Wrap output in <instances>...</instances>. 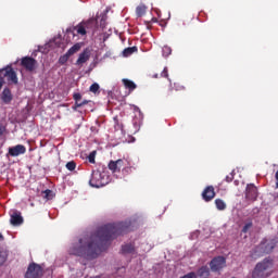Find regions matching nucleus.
Wrapping results in <instances>:
<instances>
[{"mask_svg": "<svg viewBox=\"0 0 278 278\" xmlns=\"http://www.w3.org/2000/svg\"><path fill=\"white\" fill-rule=\"evenodd\" d=\"M131 231V222H119L116 224H106L100 227L94 233L86 235L74 243L70 249L71 255L85 257V260H97L100 253L108 249L109 242L129 233Z\"/></svg>", "mask_w": 278, "mask_h": 278, "instance_id": "1", "label": "nucleus"}, {"mask_svg": "<svg viewBox=\"0 0 278 278\" xmlns=\"http://www.w3.org/2000/svg\"><path fill=\"white\" fill-rule=\"evenodd\" d=\"M273 268V260L271 258H264L262 262H258L253 271L252 278H268L273 275L270 269Z\"/></svg>", "mask_w": 278, "mask_h": 278, "instance_id": "2", "label": "nucleus"}, {"mask_svg": "<svg viewBox=\"0 0 278 278\" xmlns=\"http://www.w3.org/2000/svg\"><path fill=\"white\" fill-rule=\"evenodd\" d=\"M273 249H275V245L268 243L267 240H264L253 250L251 257L257 260V257H262V255L270 253Z\"/></svg>", "mask_w": 278, "mask_h": 278, "instance_id": "3", "label": "nucleus"}, {"mask_svg": "<svg viewBox=\"0 0 278 278\" xmlns=\"http://www.w3.org/2000/svg\"><path fill=\"white\" fill-rule=\"evenodd\" d=\"M42 275H45L42 266L37 263H30L25 274V278H42Z\"/></svg>", "mask_w": 278, "mask_h": 278, "instance_id": "4", "label": "nucleus"}, {"mask_svg": "<svg viewBox=\"0 0 278 278\" xmlns=\"http://www.w3.org/2000/svg\"><path fill=\"white\" fill-rule=\"evenodd\" d=\"M225 266H227V260L225 256H216L210 262L212 273H220Z\"/></svg>", "mask_w": 278, "mask_h": 278, "instance_id": "5", "label": "nucleus"}, {"mask_svg": "<svg viewBox=\"0 0 278 278\" xmlns=\"http://www.w3.org/2000/svg\"><path fill=\"white\" fill-rule=\"evenodd\" d=\"M0 74L3 75V77H7L10 84H18V76H16V72L14 71V68H12L11 65H8L7 67L2 68L0 71Z\"/></svg>", "mask_w": 278, "mask_h": 278, "instance_id": "6", "label": "nucleus"}, {"mask_svg": "<svg viewBox=\"0 0 278 278\" xmlns=\"http://www.w3.org/2000/svg\"><path fill=\"white\" fill-rule=\"evenodd\" d=\"M38 64V61L31 56H24L21 60V66L28 71L29 73H33V71H36V65Z\"/></svg>", "mask_w": 278, "mask_h": 278, "instance_id": "7", "label": "nucleus"}, {"mask_svg": "<svg viewBox=\"0 0 278 278\" xmlns=\"http://www.w3.org/2000/svg\"><path fill=\"white\" fill-rule=\"evenodd\" d=\"M257 197L260 193L257 191V187L253 184H248L245 188V199L247 201H257Z\"/></svg>", "mask_w": 278, "mask_h": 278, "instance_id": "8", "label": "nucleus"}, {"mask_svg": "<svg viewBox=\"0 0 278 278\" xmlns=\"http://www.w3.org/2000/svg\"><path fill=\"white\" fill-rule=\"evenodd\" d=\"M127 160L125 159H118L117 161H110L109 162V169H111L112 173H121L123 170V167L126 166Z\"/></svg>", "mask_w": 278, "mask_h": 278, "instance_id": "9", "label": "nucleus"}, {"mask_svg": "<svg viewBox=\"0 0 278 278\" xmlns=\"http://www.w3.org/2000/svg\"><path fill=\"white\" fill-rule=\"evenodd\" d=\"M89 185L91 188H103V186H105V182H103V179L101 178L100 172H93L91 174Z\"/></svg>", "mask_w": 278, "mask_h": 278, "instance_id": "10", "label": "nucleus"}, {"mask_svg": "<svg viewBox=\"0 0 278 278\" xmlns=\"http://www.w3.org/2000/svg\"><path fill=\"white\" fill-rule=\"evenodd\" d=\"M25 153H27V148L23 144L9 148V155H11V157H18V155H25Z\"/></svg>", "mask_w": 278, "mask_h": 278, "instance_id": "11", "label": "nucleus"}, {"mask_svg": "<svg viewBox=\"0 0 278 278\" xmlns=\"http://www.w3.org/2000/svg\"><path fill=\"white\" fill-rule=\"evenodd\" d=\"M216 197V191L214 190V186H207L202 192V199L206 203H210Z\"/></svg>", "mask_w": 278, "mask_h": 278, "instance_id": "12", "label": "nucleus"}, {"mask_svg": "<svg viewBox=\"0 0 278 278\" xmlns=\"http://www.w3.org/2000/svg\"><path fill=\"white\" fill-rule=\"evenodd\" d=\"M10 223L13 225V227L23 225V216L21 215V212L13 211L11 214Z\"/></svg>", "mask_w": 278, "mask_h": 278, "instance_id": "13", "label": "nucleus"}, {"mask_svg": "<svg viewBox=\"0 0 278 278\" xmlns=\"http://www.w3.org/2000/svg\"><path fill=\"white\" fill-rule=\"evenodd\" d=\"M90 60V49H85L78 56L76 61V66H83V64H86Z\"/></svg>", "mask_w": 278, "mask_h": 278, "instance_id": "14", "label": "nucleus"}, {"mask_svg": "<svg viewBox=\"0 0 278 278\" xmlns=\"http://www.w3.org/2000/svg\"><path fill=\"white\" fill-rule=\"evenodd\" d=\"M86 31H94L97 28V20L90 18L87 22H83Z\"/></svg>", "mask_w": 278, "mask_h": 278, "instance_id": "15", "label": "nucleus"}, {"mask_svg": "<svg viewBox=\"0 0 278 278\" xmlns=\"http://www.w3.org/2000/svg\"><path fill=\"white\" fill-rule=\"evenodd\" d=\"M122 83L125 86V88L127 90H129V92H134V90H136V88H138V86L136 85V83H134V80L124 78V79H122Z\"/></svg>", "mask_w": 278, "mask_h": 278, "instance_id": "16", "label": "nucleus"}, {"mask_svg": "<svg viewBox=\"0 0 278 278\" xmlns=\"http://www.w3.org/2000/svg\"><path fill=\"white\" fill-rule=\"evenodd\" d=\"M3 103H12V91L10 88H4L1 97Z\"/></svg>", "mask_w": 278, "mask_h": 278, "instance_id": "17", "label": "nucleus"}, {"mask_svg": "<svg viewBox=\"0 0 278 278\" xmlns=\"http://www.w3.org/2000/svg\"><path fill=\"white\" fill-rule=\"evenodd\" d=\"M198 277L200 278H210V267L202 266L198 269Z\"/></svg>", "mask_w": 278, "mask_h": 278, "instance_id": "18", "label": "nucleus"}, {"mask_svg": "<svg viewBox=\"0 0 278 278\" xmlns=\"http://www.w3.org/2000/svg\"><path fill=\"white\" fill-rule=\"evenodd\" d=\"M138 51V47H129L124 49L123 55L124 58H129V55H134Z\"/></svg>", "mask_w": 278, "mask_h": 278, "instance_id": "19", "label": "nucleus"}, {"mask_svg": "<svg viewBox=\"0 0 278 278\" xmlns=\"http://www.w3.org/2000/svg\"><path fill=\"white\" fill-rule=\"evenodd\" d=\"M80 49H81V45L80 43H75L72 48H70L68 50H67V55H70V58H71V55H75V53H77L78 51H80Z\"/></svg>", "mask_w": 278, "mask_h": 278, "instance_id": "20", "label": "nucleus"}, {"mask_svg": "<svg viewBox=\"0 0 278 278\" xmlns=\"http://www.w3.org/2000/svg\"><path fill=\"white\" fill-rule=\"evenodd\" d=\"M215 205H216V208L219 210L220 212H223L224 210H227V204L222 199H216Z\"/></svg>", "mask_w": 278, "mask_h": 278, "instance_id": "21", "label": "nucleus"}, {"mask_svg": "<svg viewBox=\"0 0 278 278\" xmlns=\"http://www.w3.org/2000/svg\"><path fill=\"white\" fill-rule=\"evenodd\" d=\"M134 251H135V248H134V244H131V243L122 245V253H124V254L134 253Z\"/></svg>", "mask_w": 278, "mask_h": 278, "instance_id": "22", "label": "nucleus"}, {"mask_svg": "<svg viewBox=\"0 0 278 278\" xmlns=\"http://www.w3.org/2000/svg\"><path fill=\"white\" fill-rule=\"evenodd\" d=\"M136 14L139 17L144 16V14H147V7L144 4L137 7Z\"/></svg>", "mask_w": 278, "mask_h": 278, "instance_id": "23", "label": "nucleus"}, {"mask_svg": "<svg viewBox=\"0 0 278 278\" xmlns=\"http://www.w3.org/2000/svg\"><path fill=\"white\" fill-rule=\"evenodd\" d=\"M76 31L77 34H79V36H86V34H88V31L86 30V26H84L83 22L76 26Z\"/></svg>", "mask_w": 278, "mask_h": 278, "instance_id": "24", "label": "nucleus"}, {"mask_svg": "<svg viewBox=\"0 0 278 278\" xmlns=\"http://www.w3.org/2000/svg\"><path fill=\"white\" fill-rule=\"evenodd\" d=\"M252 228H253V222L252 220L245 223L243 228H242V233H249V229H252Z\"/></svg>", "mask_w": 278, "mask_h": 278, "instance_id": "25", "label": "nucleus"}, {"mask_svg": "<svg viewBox=\"0 0 278 278\" xmlns=\"http://www.w3.org/2000/svg\"><path fill=\"white\" fill-rule=\"evenodd\" d=\"M43 199H47L48 201H51L53 199V191L51 189H47L43 191Z\"/></svg>", "mask_w": 278, "mask_h": 278, "instance_id": "26", "label": "nucleus"}, {"mask_svg": "<svg viewBox=\"0 0 278 278\" xmlns=\"http://www.w3.org/2000/svg\"><path fill=\"white\" fill-rule=\"evenodd\" d=\"M162 51H163L164 58H168V55L173 53V49H170V47L168 46H164Z\"/></svg>", "mask_w": 278, "mask_h": 278, "instance_id": "27", "label": "nucleus"}, {"mask_svg": "<svg viewBox=\"0 0 278 278\" xmlns=\"http://www.w3.org/2000/svg\"><path fill=\"white\" fill-rule=\"evenodd\" d=\"M70 54H67V52L63 55L60 56L59 59V64H66L68 62L70 59Z\"/></svg>", "mask_w": 278, "mask_h": 278, "instance_id": "28", "label": "nucleus"}, {"mask_svg": "<svg viewBox=\"0 0 278 278\" xmlns=\"http://www.w3.org/2000/svg\"><path fill=\"white\" fill-rule=\"evenodd\" d=\"M73 99L75 101V108L74 110H77V103L81 102V93H74L73 94Z\"/></svg>", "mask_w": 278, "mask_h": 278, "instance_id": "29", "label": "nucleus"}, {"mask_svg": "<svg viewBox=\"0 0 278 278\" xmlns=\"http://www.w3.org/2000/svg\"><path fill=\"white\" fill-rule=\"evenodd\" d=\"M65 167L67 170H75V168H77V163H75V161L67 162Z\"/></svg>", "mask_w": 278, "mask_h": 278, "instance_id": "30", "label": "nucleus"}, {"mask_svg": "<svg viewBox=\"0 0 278 278\" xmlns=\"http://www.w3.org/2000/svg\"><path fill=\"white\" fill-rule=\"evenodd\" d=\"M99 88H100L99 84L93 83V84L90 86L89 90H90V92H93V94H97V92H99Z\"/></svg>", "mask_w": 278, "mask_h": 278, "instance_id": "31", "label": "nucleus"}, {"mask_svg": "<svg viewBox=\"0 0 278 278\" xmlns=\"http://www.w3.org/2000/svg\"><path fill=\"white\" fill-rule=\"evenodd\" d=\"M94 157H97V151H92V152H90V154L88 155V162L90 163V164H94Z\"/></svg>", "mask_w": 278, "mask_h": 278, "instance_id": "32", "label": "nucleus"}, {"mask_svg": "<svg viewBox=\"0 0 278 278\" xmlns=\"http://www.w3.org/2000/svg\"><path fill=\"white\" fill-rule=\"evenodd\" d=\"M122 173L123 175H129V173H131V166L125 165L124 167H122Z\"/></svg>", "mask_w": 278, "mask_h": 278, "instance_id": "33", "label": "nucleus"}, {"mask_svg": "<svg viewBox=\"0 0 278 278\" xmlns=\"http://www.w3.org/2000/svg\"><path fill=\"white\" fill-rule=\"evenodd\" d=\"M161 77L168 78V67H164L163 72L161 73Z\"/></svg>", "mask_w": 278, "mask_h": 278, "instance_id": "34", "label": "nucleus"}, {"mask_svg": "<svg viewBox=\"0 0 278 278\" xmlns=\"http://www.w3.org/2000/svg\"><path fill=\"white\" fill-rule=\"evenodd\" d=\"M88 103H89L88 100L80 101L79 103H77L76 108H84V105H88Z\"/></svg>", "mask_w": 278, "mask_h": 278, "instance_id": "35", "label": "nucleus"}, {"mask_svg": "<svg viewBox=\"0 0 278 278\" xmlns=\"http://www.w3.org/2000/svg\"><path fill=\"white\" fill-rule=\"evenodd\" d=\"M225 181H227V184H231V181H233V174L226 176Z\"/></svg>", "mask_w": 278, "mask_h": 278, "instance_id": "36", "label": "nucleus"}, {"mask_svg": "<svg viewBox=\"0 0 278 278\" xmlns=\"http://www.w3.org/2000/svg\"><path fill=\"white\" fill-rule=\"evenodd\" d=\"M4 131H5V126L0 125V136H3Z\"/></svg>", "mask_w": 278, "mask_h": 278, "instance_id": "37", "label": "nucleus"}, {"mask_svg": "<svg viewBox=\"0 0 278 278\" xmlns=\"http://www.w3.org/2000/svg\"><path fill=\"white\" fill-rule=\"evenodd\" d=\"M3 88V79H0V90Z\"/></svg>", "mask_w": 278, "mask_h": 278, "instance_id": "38", "label": "nucleus"}, {"mask_svg": "<svg viewBox=\"0 0 278 278\" xmlns=\"http://www.w3.org/2000/svg\"><path fill=\"white\" fill-rule=\"evenodd\" d=\"M3 240H4V237H3V235L0 232V242H3Z\"/></svg>", "mask_w": 278, "mask_h": 278, "instance_id": "39", "label": "nucleus"}, {"mask_svg": "<svg viewBox=\"0 0 278 278\" xmlns=\"http://www.w3.org/2000/svg\"><path fill=\"white\" fill-rule=\"evenodd\" d=\"M153 77H154V79H157L159 76H157V74H155Z\"/></svg>", "mask_w": 278, "mask_h": 278, "instance_id": "40", "label": "nucleus"}, {"mask_svg": "<svg viewBox=\"0 0 278 278\" xmlns=\"http://www.w3.org/2000/svg\"><path fill=\"white\" fill-rule=\"evenodd\" d=\"M276 188H278V179H276Z\"/></svg>", "mask_w": 278, "mask_h": 278, "instance_id": "41", "label": "nucleus"}]
</instances>
